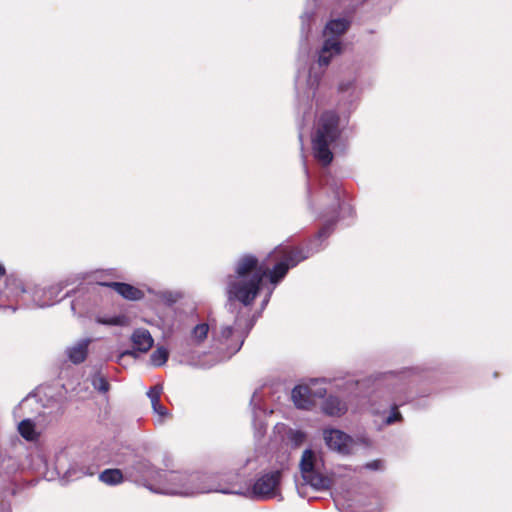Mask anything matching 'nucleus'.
I'll list each match as a JSON object with an SVG mask.
<instances>
[{
  "label": "nucleus",
  "mask_w": 512,
  "mask_h": 512,
  "mask_svg": "<svg viewBox=\"0 0 512 512\" xmlns=\"http://www.w3.org/2000/svg\"><path fill=\"white\" fill-rule=\"evenodd\" d=\"M3 277L6 278V268L4 267V265L0 264V279H2Z\"/></svg>",
  "instance_id": "c85d7f7f"
},
{
  "label": "nucleus",
  "mask_w": 512,
  "mask_h": 512,
  "mask_svg": "<svg viewBox=\"0 0 512 512\" xmlns=\"http://www.w3.org/2000/svg\"><path fill=\"white\" fill-rule=\"evenodd\" d=\"M18 431L20 435L28 441H32L36 438L35 424L30 419L22 420L18 425Z\"/></svg>",
  "instance_id": "dca6fc26"
},
{
  "label": "nucleus",
  "mask_w": 512,
  "mask_h": 512,
  "mask_svg": "<svg viewBox=\"0 0 512 512\" xmlns=\"http://www.w3.org/2000/svg\"><path fill=\"white\" fill-rule=\"evenodd\" d=\"M25 292L21 279L13 275L6 276L4 286L0 290V303L3 306H13L19 302Z\"/></svg>",
  "instance_id": "39448f33"
},
{
  "label": "nucleus",
  "mask_w": 512,
  "mask_h": 512,
  "mask_svg": "<svg viewBox=\"0 0 512 512\" xmlns=\"http://www.w3.org/2000/svg\"><path fill=\"white\" fill-rule=\"evenodd\" d=\"M347 410V404L336 396L327 397L322 404V411L328 416L340 417Z\"/></svg>",
  "instance_id": "9d476101"
},
{
  "label": "nucleus",
  "mask_w": 512,
  "mask_h": 512,
  "mask_svg": "<svg viewBox=\"0 0 512 512\" xmlns=\"http://www.w3.org/2000/svg\"><path fill=\"white\" fill-rule=\"evenodd\" d=\"M308 258L300 246L278 245L262 262L252 254H245L238 259L234 274L228 275L226 295L228 301H238L244 306H251L257 298L264 277L270 283H279L290 268L297 266Z\"/></svg>",
  "instance_id": "f257e3e1"
},
{
  "label": "nucleus",
  "mask_w": 512,
  "mask_h": 512,
  "mask_svg": "<svg viewBox=\"0 0 512 512\" xmlns=\"http://www.w3.org/2000/svg\"><path fill=\"white\" fill-rule=\"evenodd\" d=\"M161 394H162V387L160 385L151 387L150 390L148 391V397L151 400V404L159 402Z\"/></svg>",
  "instance_id": "5701e85b"
},
{
  "label": "nucleus",
  "mask_w": 512,
  "mask_h": 512,
  "mask_svg": "<svg viewBox=\"0 0 512 512\" xmlns=\"http://www.w3.org/2000/svg\"><path fill=\"white\" fill-rule=\"evenodd\" d=\"M299 466L301 475L308 476L312 469L316 467L315 453L310 449H306L302 454Z\"/></svg>",
  "instance_id": "2eb2a0df"
},
{
  "label": "nucleus",
  "mask_w": 512,
  "mask_h": 512,
  "mask_svg": "<svg viewBox=\"0 0 512 512\" xmlns=\"http://www.w3.org/2000/svg\"><path fill=\"white\" fill-rule=\"evenodd\" d=\"M332 226L333 223H326L325 225H323V227H321V229L318 231V238L328 237L332 231Z\"/></svg>",
  "instance_id": "a878e982"
},
{
  "label": "nucleus",
  "mask_w": 512,
  "mask_h": 512,
  "mask_svg": "<svg viewBox=\"0 0 512 512\" xmlns=\"http://www.w3.org/2000/svg\"><path fill=\"white\" fill-rule=\"evenodd\" d=\"M168 358L169 352L164 347L157 348L155 351H153V353L150 356L151 363L155 367H160L164 365L168 361Z\"/></svg>",
  "instance_id": "a211bd4d"
},
{
  "label": "nucleus",
  "mask_w": 512,
  "mask_h": 512,
  "mask_svg": "<svg viewBox=\"0 0 512 512\" xmlns=\"http://www.w3.org/2000/svg\"><path fill=\"white\" fill-rule=\"evenodd\" d=\"M98 285L109 287L121 295L124 299L138 301L144 298V292L139 288L123 282H97Z\"/></svg>",
  "instance_id": "0eeeda50"
},
{
  "label": "nucleus",
  "mask_w": 512,
  "mask_h": 512,
  "mask_svg": "<svg viewBox=\"0 0 512 512\" xmlns=\"http://www.w3.org/2000/svg\"><path fill=\"white\" fill-rule=\"evenodd\" d=\"M152 408L155 413H157L162 419L169 415V412L165 406H163L160 401L152 404Z\"/></svg>",
  "instance_id": "b1692460"
},
{
  "label": "nucleus",
  "mask_w": 512,
  "mask_h": 512,
  "mask_svg": "<svg viewBox=\"0 0 512 512\" xmlns=\"http://www.w3.org/2000/svg\"><path fill=\"white\" fill-rule=\"evenodd\" d=\"M281 479L282 472L280 470L261 475L252 486L253 498L266 500L275 497L278 494Z\"/></svg>",
  "instance_id": "20e7f679"
},
{
  "label": "nucleus",
  "mask_w": 512,
  "mask_h": 512,
  "mask_svg": "<svg viewBox=\"0 0 512 512\" xmlns=\"http://www.w3.org/2000/svg\"><path fill=\"white\" fill-rule=\"evenodd\" d=\"M305 484L316 490H327L332 486V480L320 473L316 467L307 475H301Z\"/></svg>",
  "instance_id": "9b49d317"
},
{
  "label": "nucleus",
  "mask_w": 512,
  "mask_h": 512,
  "mask_svg": "<svg viewBox=\"0 0 512 512\" xmlns=\"http://www.w3.org/2000/svg\"><path fill=\"white\" fill-rule=\"evenodd\" d=\"M131 341L133 343L134 348L139 352H147L149 351L154 343V340L147 329L138 328L136 329L131 336Z\"/></svg>",
  "instance_id": "1a4fd4ad"
},
{
  "label": "nucleus",
  "mask_w": 512,
  "mask_h": 512,
  "mask_svg": "<svg viewBox=\"0 0 512 512\" xmlns=\"http://www.w3.org/2000/svg\"><path fill=\"white\" fill-rule=\"evenodd\" d=\"M233 335L232 326H223L219 332V339L228 340Z\"/></svg>",
  "instance_id": "393cba45"
},
{
  "label": "nucleus",
  "mask_w": 512,
  "mask_h": 512,
  "mask_svg": "<svg viewBox=\"0 0 512 512\" xmlns=\"http://www.w3.org/2000/svg\"><path fill=\"white\" fill-rule=\"evenodd\" d=\"M99 480L106 485H118L123 482L124 477L120 469H105L99 474Z\"/></svg>",
  "instance_id": "4468645a"
},
{
  "label": "nucleus",
  "mask_w": 512,
  "mask_h": 512,
  "mask_svg": "<svg viewBox=\"0 0 512 512\" xmlns=\"http://www.w3.org/2000/svg\"><path fill=\"white\" fill-rule=\"evenodd\" d=\"M126 355H134V352L133 351H125L123 352L121 355H120V358H123L124 356Z\"/></svg>",
  "instance_id": "c756f323"
},
{
  "label": "nucleus",
  "mask_w": 512,
  "mask_h": 512,
  "mask_svg": "<svg viewBox=\"0 0 512 512\" xmlns=\"http://www.w3.org/2000/svg\"><path fill=\"white\" fill-rule=\"evenodd\" d=\"M322 49L324 53L334 52L339 54L341 53V43L334 38H329L324 41Z\"/></svg>",
  "instance_id": "412c9836"
},
{
  "label": "nucleus",
  "mask_w": 512,
  "mask_h": 512,
  "mask_svg": "<svg viewBox=\"0 0 512 512\" xmlns=\"http://www.w3.org/2000/svg\"><path fill=\"white\" fill-rule=\"evenodd\" d=\"M97 322L104 325L122 326L126 323V317L124 315L113 317H99L97 318Z\"/></svg>",
  "instance_id": "aec40b11"
},
{
  "label": "nucleus",
  "mask_w": 512,
  "mask_h": 512,
  "mask_svg": "<svg viewBox=\"0 0 512 512\" xmlns=\"http://www.w3.org/2000/svg\"><path fill=\"white\" fill-rule=\"evenodd\" d=\"M351 21L346 18L331 19L325 26V33L341 36L350 28Z\"/></svg>",
  "instance_id": "ddd939ff"
},
{
  "label": "nucleus",
  "mask_w": 512,
  "mask_h": 512,
  "mask_svg": "<svg viewBox=\"0 0 512 512\" xmlns=\"http://www.w3.org/2000/svg\"><path fill=\"white\" fill-rule=\"evenodd\" d=\"M90 340H82L68 350L69 360L74 364H80L85 361L88 354Z\"/></svg>",
  "instance_id": "f8f14e48"
},
{
  "label": "nucleus",
  "mask_w": 512,
  "mask_h": 512,
  "mask_svg": "<svg viewBox=\"0 0 512 512\" xmlns=\"http://www.w3.org/2000/svg\"><path fill=\"white\" fill-rule=\"evenodd\" d=\"M323 436L327 446L330 449L335 450L343 455L350 453L353 440L346 433L337 429H329L324 430Z\"/></svg>",
  "instance_id": "423d86ee"
},
{
  "label": "nucleus",
  "mask_w": 512,
  "mask_h": 512,
  "mask_svg": "<svg viewBox=\"0 0 512 512\" xmlns=\"http://www.w3.org/2000/svg\"><path fill=\"white\" fill-rule=\"evenodd\" d=\"M382 466L383 463L381 460H373L365 464V468L369 470H379L382 468Z\"/></svg>",
  "instance_id": "cd10ccee"
},
{
  "label": "nucleus",
  "mask_w": 512,
  "mask_h": 512,
  "mask_svg": "<svg viewBox=\"0 0 512 512\" xmlns=\"http://www.w3.org/2000/svg\"><path fill=\"white\" fill-rule=\"evenodd\" d=\"M331 61V54L330 53H324L323 49H321V52L319 54L318 63L320 66H327L329 65Z\"/></svg>",
  "instance_id": "bb28decb"
},
{
  "label": "nucleus",
  "mask_w": 512,
  "mask_h": 512,
  "mask_svg": "<svg viewBox=\"0 0 512 512\" xmlns=\"http://www.w3.org/2000/svg\"><path fill=\"white\" fill-rule=\"evenodd\" d=\"M291 398L295 406L299 409L310 410L315 405L312 390L307 385H297L293 388Z\"/></svg>",
  "instance_id": "6e6552de"
},
{
  "label": "nucleus",
  "mask_w": 512,
  "mask_h": 512,
  "mask_svg": "<svg viewBox=\"0 0 512 512\" xmlns=\"http://www.w3.org/2000/svg\"><path fill=\"white\" fill-rule=\"evenodd\" d=\"M206 480L207 477L199 472L155 470L152 472L151 481L144 483V486L156 493L192 496L212 491Z\"/></svg>",
  "instance_id": "f03ea898"
},
{
  "label": "nucleus",
  "mask_w": 512,
  "mask_h": 512,
  "mask_svg": "<svg viewBox=\"0 0 512 512\" xmlns=\"http://www.w3.org/2000/svg\"><path fill=\"white\" fill-rule=\"evenodd\" d=\"M209 324L200 323L197 324L191 332V337L196 344H201L205 341L209 333Z\"/></svg>",
  "instance_id": "f3484780"
},
{
  "label": "nucleus",
  "mask_w": 512,
  "mask_h": 512,
  "mask_svg": "<svg viewBox=\"0 0 512 512\" xmlns=\"http://www.w3.org/2000/svg\"><path fill=\"white\" fill-rule=\"evenodd\" d=\"M402 420H403V417H402L401 413L398 410V406L396 404H394L392 406V410H391L390 415L385 420V423L388 424V425H391V424H393L395 422H401Z\"/></svg>",
  "instance_id": "4be33fe9"
},
{
  "label": "nucleus",
  "mask_w": 512,
  "mask_h": 512,
  "mask_svg": "<svg viewBox=\"0 0 512 512\" xmlns=\"http://www.w3.org/2000/svg\"><path fill=\"white\" fill-rule=\"evenodd\" d=\"M340 116L334 110H326L321 113L312 136V150L315 159L327 166L333 160L330 145L335 143L340 135Z\"/></svg>",
  "instance_id": "7ed1b4c3"
},
{
  "label": "nucleus",
  "mask_w": 512,
  "mask_h": 512,
  "mask_svg": "<svg viewBox=\"0 0 512 512\" xmlns=\"http://www.w3.org/2000/svg\"><path fill=\"white\" fill-rule=\"evenodd\" d=\"M92 386L101 393H107L110 389L108 380L100 373H97L92 377Z\"/></svg>",
  "instance_id": "6ab92c4d"
}]
</instances>
